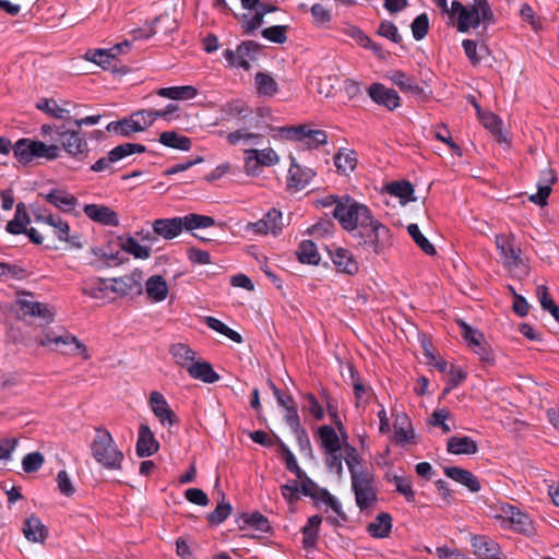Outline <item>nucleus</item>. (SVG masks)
Returning a JSON list of instances; mask_svg holds the SVG:
<instances>
[{
    "mask_svg": "<svg viewBox=\"0 0 559 559\" xmlns=\"http://www.w3.org/2000/svg\"><path fill=\"white\" fill-rule=\"evenodd\" d=\"M90 449L93 459L103 468L109 471H120L122 468L123 452L119 449L107 429L96 428Z\"/></svg>",
    "mask_w": 559,
    "mask_h": 559,
    "instance_id": "obj_1",
    "label": "nucleus"
},
{
    "mask_svg": "<svg viewBox=\"0 0 559 559\" xmlns=\"http://www.w3.org/2000/svg\"><path fill=\"white\" fill-rule=\"evenodd\" d=\"M215 224L211 216L189 214L183 217L159 218L152 223L154 234L164 239L176 238L183 229L207 228Z\"/></svg>",
    "mask_w": 559,
    "mask_h": 559,
    "instance_id": "obj_2",
    "label": "nucleus"
},
{
    "mask_svg": "<svg viewBox=\"0 0 559 559\" xmlns=\"http://www.w3.org/2000/svg\"><path fill=\"white\" fill-rule=\"evenodd\" d=\"M451 15L456 16V28L465 33L471 27H477L480 23H491L492 11L487 0H474L472 7H465L460 1H452Z\"/></svg>",
    "mask_w": 559,
    "mask_h": 559,
    "instance_id": "obj_3",
    "label": "nucleus"
},
{
    "mask_svg": "<svg viewBox=\"0 0 559 559\" xmlns=\"http://www.w3.org/2000/svg\"><path fill=\"white\" fill-rule=\"evenodd\" d=\"M354 238L364 251L380 254L390 245V230L372 215L370 222L355 230Z\"/></svg>",
    "mask_w": 559,
    "mask_h": 559,
    "instance_id": "obj_4",
    "label": "nucleus"
},
{
    "mask_svg": "<svg viewBox=\"0 0 559 559\" xmlns=\"http://www.w3.org/2000/svg\"><path fill=\"white\" fill-rule=\"evenodd\" d=\"M333 216L348 231H355L367 221L371 219V211L350 197H343L334 207Z\"/></svg>",
    "mask_w": 559,
    "mask_h": 559,
    "instance_id": "obj_5",
    "label": "nucleus"
},
{
    "mask_svg": "<svg viewBox=\"0 0 559 559\" xmlns=\"http://www.w3.org/2000/svg\"><path fill=\"white\" fill-rule=\"evenodd\" d=\"M56 134L60 140L61 151L63 150L69 156L76 160H84L88 156V144L84 136L78 130L67 128L63 123L56 128Z\"/></svg>",
    "mask_w": 559,
    "mask_h": 559,
    "instance_id": "obj_6",
    "label": "nucleus"
},
{
    "mask_svg": "<svg viewBox=\"0 0 559 559\" xmlns=\"http://www.w3.org/2000/svg\"><path fill=\"white\" fill-rule=\"evenodd\" d=\"M243 154V171L252 177L259 176L263 167H272L280 163V156L272 147L246 148Z\"/></svg>",
    "mask_w": 559,
    "mask_h": 559,
    "instance_id": "obj_7",
    "label": "nucleus"
},
{
    "mask_svg": "<svg viewBox=\"0 0 559 559\" xmlns=\"http://www.w3.org/2000/svg\"><path fill=\"white\" fill-rule=\"evenodd\" d=\"M38 343L40 346H49L51 344L57 346L62 345L66 348L63 350L64 354L81 355L84 360H88L91 358L87 347L76 336L67 331L61 334H58L55 331H47L39 338Z\"/></svg>",
    "mask_w": 559,
    "mask_h": 559,
    "instance_id": "obj_8",
    "label": "nucleus"
},
{
    "mask_svg": "<svg viewBox=\"0 0 559 559\" xmlns=\"http://www.w3.org/2000/svg\"><path fill=\"white\" fill-rule=\"evenodd\" d=\"M16 306L23 317H29L38 322L39 325L49 324L53 321L55 310L48 304L34 300L33 295L23 293L16 299Z\"/></svg>",
    "mask_w": 559,
    "mask_h": 559,
    "instance_id": "obj_9",
    "label": "nucleus"
},
{
    "mask_svg": "<svg viewBox=\"0 0 559 559\" xmlns=\"http://www.w3.org/2000/svg\"><path fill=\"white\" fill-rule=\"evenodd\" d=\"M350 480L358 508L365 510L371 507L377 500L372 475L368 471L359 472V475L350 477Z\"/></svg>",
    "mask_w": 559,
    "mask_h": 559,
    "instance_id": "obj_10",
    "label": "nucleus"
},
{
    "mask_svg": "<svg viewBox=\"0 0 559 559\" xmlns=\"http://www.w3.org/2000/svg\"><path fill=\"white\" fill-rule=\"evenodd\" d=\"M265 111V109L259 108L254 117L252 110L246 105V103L239 99L229 102L222 108V112L226 119H238L239 121L248 120L250 122V128L254 130L264 129V127L260 124V120L257 119V117L262 118ZM265 129L272 130V127L265 126Z\"/></svg>",
    "mask_w": 559,
    "mask_h": 559,
    "instance_id": "obj_11",
    "label": "nucleus"
},
{
    "mask_svg": "<svg viewBox=\"0 0 559 559\" xmlns=\"http://www.w3.org/2000/svg\"><path fill=\"white\" fill-rule=\"evenodd\" d=\"M260 45L253 40L243 41L237 47L236 51L226 49L224 51L225 59L235 67L249 70L254 55L259 51Z\"/></svg>",
    "mask_w": 559,
    "mask_h": 559,
    "instance_id": "obj_12",
    "label": "nucleus"
},
{
    "mask_svg": "<svg viewBox=\"0 0 559 559\" xmlns=\"http://www.w3.org/2000/svg\"><path fill=\"white\" fill-rule=\"evenodd\" d=\"M36 107L51 118L62 120L66 124H71L72 111L78 108L71 102L64 100L59 104L53 98H43L36 104Z\"/></svg>",
    "mask_w": 559,
    "mask_h": 559,
    "instance_id": "obj_13",
    "label": "nucleus"
},
{
    "mask_svg": "<svg viewBox=\"0 0 559 559\" xmlns=\"http://www.w3.org/2000/svg\"><path fill=\"white\" fill-rule=\"evenodd\" d=\"M142 271L134 270L130 274H127L121 277H114L109 281L112 283L110 285V290L119 296H127L131 294L140 295L142 294Z\"/></svg>",
    "mask_w": 559,
    "mask_h": 559,
    "instance_id": "obj_14",
    "label": "nucleus"
},
{
    "mask_svg": "<svg viewBox=\"0 0 559 559\" xmlns=\"http://www.w3.org/2000/svg\"><path fill=\"white\" fill-rule=\"evenodd\" d=\"M474 555L479 559H507L500 545L486 535H474L471 538Z\"/></svg>",
    "mask_w": 559,
    "mask_h": 559,
    "instance_id": "obj_15",
    "label": "nucleus"
},
{
    "mask_svg": "<svg viewBox=\"0 0 559 559\" xmlns=\"http://www.w3.org/2000/svg\"><path fill=\"white\" fill-rule=\"evenodd\" d=\"M35 221L44 223L53 228L55 236L60 241H66L71 245H75L74 240L70 237L69 224L63 221L60 216L48 213L47 210L39 209L34 213Z\"/></svg>",
    "mask_w": 559,
    "mask_h": 559,
    "instance_id": "obj_16",
    "label": "nucleus"
},
{
    "mask_svg": "<svg viewBox=\"0 0 559 559\" xmlns=\"http://www.w3.org/2000/svg\"><path fill=\"white\" fill-rule=\"evenodd\" d=\"M496 518L508 521L519 532L526 533L531 528V520L527 514L509 503H501L498 507Z\"/></svg>",
    "mask_w": 559,
    "mask_h": 559,
    "instance_id": "obj_17",
    "label": "nucleus"
},
{
    "mask_svg": "<svg viewBox=\"0 0 559 559\" xmlns=\"http://www.w3.org/2000/svg\"><path fill=\"white\" fill-rule=\"evenodd\" d=\"M369 97L378 105L389 110L400 107L401 98L395 90L388 88L381 83H373L368 87Z\"/></svg>",
    "mask_w": 559,
    "mask_h": 559,
    "instance_id": "obj_18",
    "label": "nucleus"
},
{
    "mask_svg": "<svg viewBox=\"0 0 559 559\" xmlns=\"http://www.w3.org/2000/svg\"><path fill=\"white\" fill-rule=\"evenodd\" d=\"M150 404L154 415L163 426H173L178 421L176 414L170 409L162 393L153 391L150 394Z\"/></svg>",
    "mask_w": 559,
    "mask_h": 559,
    "instance_id": "obj_19",
    "label": "nucleus"
},
{
    "mask_svg": "<svg viewBox=\"0 0 559 559\" xmlns=\"http://www.w3.org/2000/svg\"><path fill=\"white\" fill-rule=\"evenodd\" d=\"M282 133H286L288 138H295L297 140H308V145H322L328 141V134L323 130H312L306 126H299L297 128H282Z\"/></svg>",
    "mask_w": 559,
    "mask_h": 559,
    "instance_id": "obj_20",
    "label": "nucleus"
},
{
    "mask_svg": "<svg viewBox=\"0 0 559 559\" xmlns=\"http://www.w3.org/2000/svg\"><path fill=\"white\" fill-rule=\"evenodd\" d=\"M83 211L95 223L111 227L119 225L118 214L106 205L86 204Z\"/></svg>",
    "mask_w": 559,
    "mask_h": 559,
    "instance_id": "obj_21",
    "label": "nucleus"
},
{
    "mask_svg": "<svg viewBox=\"0 0 559 559\" xmlns=\"http://www.w3.org/2000/svg\"><path fill=\"white\" fill-rule=\"evenodd\" d=\"M330 255L336 270L341 273L354 275L358 272V262L354 259L352 252L344 248H335L330 251Z\"/></svg>",
    "mask_w": 559,
    "mask_h": 559,
    "instance_id": "obj_22",
    "label": "nucleus"
},
{
    "mask_svg": "<svg viewBox=\"0 0 559 559\" xmlns=\"http://www.w3.org/2000/svg\"><path fill=\"white\" fill-rule=\"evenodd\" d=\"M159 449L154 433L147 425L142 424L139 428V438L136 442V454L140 457L151 456Z\"/></svg>",
    "mask_w": 559,
    "mask_h": 559,
    "instance_id": "obj_23",
    "label": "nucleus"
},
{
    "mask_svg": "<svg viewBox=\"0 0 559 559\" xmlns=\"http://www.w3.org/2000/svg\"><path fill=\"white\" fill-rule=\"evenodd\" d=\"M175 28V21H169L167 15H159L154 19L152 24L143 28L133 31L134 39L150 38L158 32L169 33Z\"/></svg>",
    "mask_w": 559,
    "mask_h": 559,
    "instance_id": "obj_24",
    "label": "nucleus"
},
{
    "mask_svg": "<svg viewBox=\"0 0 559 559\" xmlns=\"http://www.w3.org/2000/svg\"><path fill=\"white\" fill-rule=\"evenodd\" d=\"M497 247L503 259L504 265L509 267L518 266L522 263L521 250L508 237L497 236Z\"/></svg>",
    "mask_w": 559,
    "mask_h": 559,
    "instance_id": "obj_25",
    "label": "nucleus"
},
{
    "mask_svg": "<svg viewBox=\"0 0 559 559\" xmlns=\"http://www.w3.org/2000/svg\"><path fill=\"white\" fill-rule=\"evenodd\" d=\"M314 177V171L310 168H302L292 158L290 168L288 170V186L296 190L306 188Z\"/></svg>",
    "mask_w": 559,
    "mask_h": 559,
    "instance_id": "obj_26",
    "label": "nucleus"
},
{
    "mask_svg": "<svg viewBox=\"0 0 559 559\" xmlns=\"http://www.w3.org/2000/svg\"><path fill=\"white\" fill-rule=\"evenodd\" d=\"M394 441L402 447L416 443L415 432L406 415H399L394 421Z\"/></svg>",
    "mask_w": 559,
    "mask_h": 559,
    "instance_id": "obj_27",
    "label": "nucleus"
},
{
    "mask_svg": "<svg viewBox=\"0 0 559 559\" xmlns=\"http://www.w3.org/2000/svg\"><path fill=\"white\" fill-rule=\"evenodd\" d=\"M43 197L48 203L63 212H72L78 204V199L63 190L55 189Z\"/></svg>",
    "mask_w": 559,
    "mask_h": 559,
    "instance_id": "obj_28",
    "label": "nucleus"
},
{
    "mask_svg": "<svg viewBox=\"0 0 559 559\" xmlns=\"http://www.w3.org/2000/svg\"><path fill=\"white\" fill-rule=\"evenodd\" d=\"M444 474L454 481L466 486L472 492H477L480 489L477 477L467 469L449 466L444 468Z\"/></svg>",
    "mask_w": 559,
    "mask_h": 559,
    "instance_id": "obj_29",
    "label": "nucleus"
},
{
    "mask_svg": "<svg viewBox=\"0 0 559 559\" xmlns=\"http://www.w3.org/2000/svg\"><path fill=\"white\" fill-rule=\"evenodd\" d=\"M23 534L28 542L44 543L48 536V530L37 516L32 515L24 522Z\"/></svg>",
    "mask_w": 559,
    "mask_h": 559,
    "instance_id": "obj_30",
    "label": "nucleus"
},
{
    "mask_svg": "<svg viewBox=\"0 0 559 559\" xmlns=\"http://www.w3.org/2000/svg\"><path fill=\"white\" fill-rule=\"evenodd\" d=\"M12 151L19 163L28 165L36 158V140L20 139L13 144Z\"/></svg>",
    "mask_w": 559,
    "mask_h": 559,
    "instance_id": "obj_31",
    "label": "nucleus"
},
{
    "mask_svg": "<svg viewBox=\"0 0 559 559\" xmlns=\"http://www.w3.org/2000/svg\"><path fill=\"white\" fill-rule=\"evenodd\" d=\"M448 452L452 454H475L478 451L477 442L471 437H456L453 436L447 443Z\"/></svg>",
    "mask_w": 559,
    "mask_h": 559,
    "instance_id": "obj_32",
    "label": "nucleus"
},
{
    "mask_svg": "<svg viewBox=\"0 0 559 559\" xmlns=\"http://www.w3.org/2000/svg\"><path fill=\"white\" fill-rule=\"evenodd\" d=\"M262 138V132L250 131V128L247 127H241L226 135V140L230 145H237L239 143L258 145Z\"/></svg>",
    "mask_w": 559,
    "mask_h": 559,
    "instance_id": "obj_33",
    "label": "nucleus"
},
{
    "mask_svg": "<svg viewBox=\"0 0 559 559\" xmlns=\"http://www.w3.org/2000/svg\"><path fill=\"white\" fill-rule=\"evenodd\" d=\"M147 297L156 302L163 301L168 295L167 282L160 275H153L145 285Z\"/></svg>",
    "mask_w": 559,
    "mask_h": 559,
    "instance_id": "obj_34",
    "label": "nucleus"
},
{
    "mask_svg": "<svg viewBox=\"0 0 559 559\" xmlns=\"http://www.w3.org/2000/svg\"><path fill=\"white\" fill-rule=\"evenodd\" d=\"M321 447L325 453L340 452L342 449L340 437L333 427L324 425L318 430Z\"/></svg>",
    "mask_w": 559,
    "mask_h": 559,
    "instance_id": "obj_35",
    "label": "nucleus"
},
{
    "mask_svg": "<svg viewBox=\"0 0 559 559\" xmlns=\"http://www.w3.org/2000/svg\"><path fill=\"white\" fill-rule=\"evenodd\" d=\"M392 528V516L382 512L378 514L371 523L367 526V532L374 538H385L389 536Z\"/></svg>",
    "mask_w": 559,
    "mask_h": 559,
    "instance_id": "obj_36",
    "label": "nucleus"
},
{
    "mask_svg": "<svg viewBox=\"0 0 559 559\" xmlns=\"http://www.w3.org/2000/svg\"><path fill=\"white\" fill-rule=\"evenodd\" d=\"M187 371L193 379L205 383H214L219 380V376L214 371L211 364L206 361L193 362L188 367Z\"/></svg>",
    "mask_w": 559,
    "mask_h": 559,
    "instance_id": "obj_37",
    "label": "nucleus"
},
{
    "mask_svg": "<svg viewBox=\"0 0 559 559\" xmlns=\"http://www.w3.org/2000/svg\"><path fill=\"white\" fill-rule=\"evenodd\" d=\"M31 223V217L23 202L17 203L14 218L7 224V231L12 235L23 234Z\"/></svg>",
    "mask_w": 559,
    "mask_h": 559,
    "instance_id": "obj_38",
    "label": "nucleus"
},
{
    "mask_svg": "<svg viewBox=\"0 0 559 559\" xmlns=\"http://www.w3.org/2000/svg\"><path fill=\"white\" fill-rule=\"evenodd\" d=\"M169 354L175 362L188 370V367L194 362L195 353L185 343H176L169 347Z\"/></svg>",
    "mask_w": 559,
    "mask_h": 559,
    "instance_id": "obj_39",
    "label": "nucleus"
},
{
    "mask_svg": "<svg viewBox=\"0 0 559 559\" xmlns=\"http://www.w3.org/2000/svg\"><path fill=\"white\" fill-rule=\"evenodd\" d=\"M389 79L402 92H411L415 95H420L423 93V88L416 83V81L413 78L407 76L402 71H392L389 74Z\"/></svg>",
    "mask_w": 559,
    "mask_h": 559,
    "instance_id": "obj_40",
    "label": "nucleus"
},
{
    "mask_svg": "<svg viewBox=\"0 0 559 559\" xmlns=\"http://www.w3.org/2000/svg\"><path fill=\"white\" fill-rule=\"evenodd\" d=\"M159 142L168 147L189 151L191 148V139L185 135H180L176 131H165L159 136Z\"/></svg>",
    "mask_w": 559,
    "mask_h": 559,
    "instance_id": "obj_41",
    "label": "nucleus"
},
{
    "mask_svg": "<svg viewBox=\"0 0 559 559\" xmlns=\"http://www.w3.org/2000/svg\"><path fill=\"white\" fill-rule=\"evenodd\" d=\"M198 94L197 88L191 85L185 86H173V87H163L157 91V95L162 97H166L169 99H192Z\"/></svg>",
    "mask_w": 559,
    "mask_h": 559,
    "instance_id": "obj_42",
    "label": "nucleus"
},
{
    "mask_svg": "<svg viewBox=\"0 0 559 559\" xmlns=\"http://www.w3.org/2000/svg\"><path fill=\"white\" fill-rule=\"evenodd\" d=\"M106 129L122 136H130L132 133L142 132L139 121H135L132 115L128 119L110 122Z\"/></svg>",
    "mask_w": 559,
    "mask_h": 559,
    "instance_id": "obj_43",
    "label": "nucleus"
},
{
    "mask_svg": "<svg viewBox=\"0 0 559 559\" xmlns=\"http://www.w3.org/2000/svg\"><path fill=\"white\" fill-rule=\"evenodd\" d=\"M334 164L340 173L347 175L352 173L357 165L356 153L349 150H340L334 156Z\"/></svg>",
    "mask_w": 559,
    "mask_h": 559,
    "instance_id": "obj_44",
    "label": "nucleus"
},
{
    "mask_svg": "<svg viewBox=\"0 0 559 559\" xmlns=\"http://www.w3.org/2000/svg\"><path fill=\"white\" fill-rule=\"evenodd\" d=\"M254 82L259 95L271 97L278 92L276 81L267 73L258 72Z\"/></svg>",
    "mask_w": 559,
    "mask_h": 559,
    "instance_id": "obj_45",
    "label": "nucleus"
},
{
    "mask_svg": "<svg viewBox=\"0 0 559 559\" xmlns=\"http://www.w3.org/2000/svg\"><path fill=\"white\" fill-rule=\"evenodd\" d=\"M108 289H110V286H108L107 280L96 277L85 282L82 293L94 299H103L106 297Z\"/></svg>",
    "mask_w": 559,
    "mask_h": 559,
    "instance_id": "obj_46",
    "label": "nucleus"
},
{
    "mask_svg": "<svg viewBox=\"0 0 559 559\" xmlns=\"http://www.w3.org/2000/svg\"><path fill=\"white\" fill-rule=\"evenodd\" d=\"M322 522V518L320 515H312L308 519L307 525L302 527L304 535V546L306 548L314 547L319 534V526Z\"/></svg>",
    "mask_w": 559,
    "mask_h": 559,
    "instance_id": "obj_47",
    "label": "nucleus"
},
{
    "mask_svg": "<svg viewBox=\"0 0 559 559\" xmlns=\"http://www.w3.org/2000/svg\"><path fill=\"white\" fill-rule=\"evenodd\" d=\"M121 241V249L132 254L136 259H148L151 255V249L144 246H141L133 237L119 238Z\"/></svg>",
    "mask_w": 559,
    "mask_h": 559,
    "instance_id": "obj_48",
    "label": "nucleus"
},
{
    "mask_svg": "<svg viewBox=\"0 0 559 559\" xmlns=\"http://www.w3.org/2000/svg\"><path fill=\"white\" fill-rule=\"evenodd\" d=\"M297 257L301 263L316 265L320 261V255L318 253L317 246L311 240L301 241L297 250Z\"/></svg>",
    "mask_w": 559,
    "mask_h": 559,
    "instance_id": "obj_49",
    "label": "nucleus"
},
{
    "mask_svg": "<svg viewBox=\"0 0 559 559\" xmlns=\"http://www.w3.org/2000/svg\"><path fill=\"white\" fill-rule=\"evenodd\" d=\"M388 191L391 195L400 198L403 204L415 200V198H412L414 188L408 181L392 182L388 186Z\"/></svg>",
    "mask_w": 559,
    "mask_h": 559,
    "instance_id": "obj_50",
    "label": "nucleus"
},
{
    "mask_svg": "<svg viewBox=\"0 0 559 559\" xmlns=\"http://www.w3.org/2000/svg\"><path fill=\"white\" fill-rule=\"evenodd\" d=\"M122 159V155L118 148V146L114 147L108 152L107 156L99 158L94 165H92L91 170L95 173L109 171L112 173V165L118 160Z\"/></svg>",
    "mask_w": 559,
    "mask_h": 559,
    "instance_id": "obj_51",
    "label": "nucleus"
},
{
    "mask_svg": "<svg viewBox=\"0 0 559 559\" xmlns=\"http://www.w3.org/2000/svg\"><path fill=\"white\" fill-rule=\"evenodd\" d=\"M254 14L250 16L249 14H242L239 16L240 25L245 34L250 35L254 31H257L264 23V14L254 8Z\"/></svg>",
    "mask_w": 559,
    "mask_h": 559,
    "instance_id": "obj_52",
    "label": "nucleus"
},
{
    "mask_svg": "<svg viewBox=\"0 0 559 559\" xmlns=\"http://www.w3.org/2000/svg\"><path fill=\"white\" fill-rule=\"evenodd\" d=\"M536 295L544 310L550 312V314L559 322V307L556 305L554 299L548 293V289L544 285H539L536 288Z\"/></svg>",
    "mask_w": 559,
    "mask_h": 559,
    "instance_id": "obj_53",
    "label": "nucleus"
},
{
    "mask_svg": "<svg viewBox=\"0 0 559 559\" xmlns=\"http://www.w3.org/2000/svg\"><path fill=\"white\" fill-rule=\"evenodd\" d=\"M407 231L415 243L428 255H435L436 249L433 245L421 234L417 224H409Z\"/></svg>",
    "mask_w": 559,
    "mask_h": 559,
    "instance_id": "obj_54",
    "label": "nucleus"
},
{
    "mask_svg": "<svg viewBox=\"0 0 559 559\" xmlns=\"http://www.w3.org/2000/svg\"><path fill=\"white\" fill-rule=\"evenodd\" d=\"M87 60L100 66L103 69H109L116 61V53L110 49H98L86 52Z\"/></svg>",
    "mask_w": 559,
    "mask_h": 559,
    "instance_id": "obj_55",
    "label": "nucleus"
},
{
    "mask_svg": "<svg viewBox=\"0 0 559 559\" xmlns=\"http://www.w3.org/2000/svg\"><path fill=\"white\" fill-rule=\"evenodd\" d=\"M205 323H206V325L210 329H212V330H214V331H216V332L227 336L231 341H234L236 343H241L242 342L241 335L238 332H236V331L231 330L230 328H228L221 320H218V319H216L214 317H206L205 318Z\"/></svg>",
    "mask_w": 559,
    "mask_h": 559,
    "instance_id": "obj_56",
    "label": "nucleus"
},
{
    "mask_svg": "<svg viewBox=\"0 0 559 559\" xmlns=\"http://www.w3.org/2000/svg\"><path fill=\"white\" fill-rule=\"evenodd\" d=\"M240 519L246 525H249L257 531L267 533L271 528L269 520L260 512H253L251 514L243 513Z\"/></svg>",
    "mask_w": 559,
    "mask_h": 559,
    "instance_id": "obj_57",
    "label": "nucleus"
},
{
    "mask_svg": "<svg viewBox=\"0 0 559 559\" xmlns=\"http://www.w3.org/2000/svg\"><path fill=\"white\" fill-rule=\"evenodd\" d=\"M36 158L55 160L61 156V147L58 144H46L43 141L36 140Z\"/></svg>",
    "mask_w": 559,
    "mask_h": 559,
    "instance_id": "obj_58",
    "label": "nucleus"
},
{
    "mask_svg": "<svg viewBox=\"0 0 559 559\" xmlns=\"http://www.w3.org/2000/svg\"><path fill=\"white\" fill-rule=\"evenodd\" d=\"M344 460L350 473V477L359 475V472H367L360 466L359 455L354 447L346 445L344 448Z\"/></svg>",
    "mask_w": 559,
    "mask_h": 559,
    "instance_id": "obj_59",
    "label": "nucleus"
},
{
    "mask_svg": "<svg viewBox=\"0 0 559 559\" xmlns=\"http://www.w3.org/2000/svg\"><path fill=\"white\" fill-rule=\"evenodd\" d=\"M480 121L484 127L492 132L498 142H507V139L502 135L500 119L492 112L480 115Z\"/></svg>",
    "mask_w": 559,
    "mask_h": 559,
    "instance_id": "obj_60",
    "label": "nucleus"
},
{
    "mask_svg": "<svg viewBox=\"0 0 559 559\" xmlns=\"http://www.w3.org/2000/svg\"><path fill=\"white\" fill-rule=\"evenodd\" d=\"M352 35H353V37L356 38V40L359 43L360 46L371 49L378 58H380V59L385 58V52H384L383 48L380 45L373 43L360 29H358V28L353 29Z\"/></svg>",
    "mask_w": 559,
    "mask_h": 559,
    "instance_id": "obj_61",
    "label": "nucleus"
},
{
    "mask_svg": "<svg viewBox=\"0 0 559 559\" xmlns=\"http://www.w3.org/2000/svg\"><path fill=\"white\" fill-rule=\"evenodd\" d=\"M352 379H353V386H354V392H355V397H356V406L357 407L365 406L366 404H368V402L372 395V392H371L370 388L366 386L359 379H356L354 377L353 372H352Z\"/></svg>",
    "mask_w": 559,
    "mask_h": 559,
    "instance_id": "obj_62",
    "label": "nucleus"
},
{
    "mask_svg": "<svg viewBox=\"0 0 559 559\" xmlns=\"http://www.w3.org/2000/svg\"><path fill=\"white\" fill-rule=\"evenodd\" d=\"M288 26L286 25H275L266 27L262 31V36L275 44H284L287 40V33Z\"/></svg>",
    "mask_w": 559,
    "mask_h": 559,
    "instance_id": "obj_63",
    "label": "nucleus"
},
{
    "mask_svg": "<svg viewBox=\"0 0 559 559\" xmlns=\"http://www.w3.org/2000/svg\"><path fill=\"white\" fill-rule=\"evenodd\" d=\"M412 34L416 40H421L428 33L429 19L426 13H421L415 17L412 25Z\"/></svg>",
    "mask_w": 559,
    "mask_h": 559,
    "instance_id": "obj_64",
    "label": "nucleus"
}]
</instances>
